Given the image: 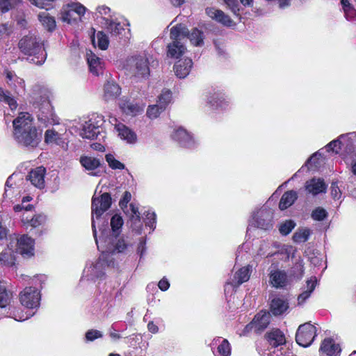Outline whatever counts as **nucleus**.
<instances>
[{"label": "nucleus", "instance_id": "nucleus-1", "mask_svg": "<svg viewBox=\"0 0 356 356\" xmlns=\"http://www.w3.org/2000/svg\"><path fill=\"white\" fill-rule=\"evenodd\" d=\"M13 137L17 143L27 148H35L42 139V131L33 123V118L27 112H21L13 121Z\"/></svg>", "mask_w": 356, "mask_h": 356}, {"label": "nucleus", "instance_id": "nucleus-2", "mask_svg": "<svg viewBox=\"0 0 356 356\" xmlns=\"http://www.w3.org/2000/svg\"><path fill=\"white\" fill-rule=\"evenodd\" d=\"M17 47L23 55L33 56L31 60L36 65H42L47 59L43 41L33 33H29L19 39Z\"/></svg>", "mask_w": 356, "mask_h": 356}, {"label": "nucleus", "instance_id": "nucleus-3", "mask_svg": "<svg viewBox=\"0 0 356 356\" xmlns=\"http://www.w3.org/2000/svg\"><path fill=\"white\" fill-rule=\"evenodd\" d=\"M354 133L341 134L337 138L330 141L323 148L310 156H325L327 154L356 156V141L351 137Z\"/></svg>", "mask_w": 356, "mask_h": 356}, {"label": "nucleus", "instance_id": "nucleus-4", "mask_svg": "<svg viewBox=\"0 0 356 356\" xmlns=\"http://www.w3.org/2000/svg\"><path fill=\"white\" fill-rule=\"evenodd\" d=\"M38 120L44 127L59 124V118L56 116L49 99H44L38 105Z\"/></svg>", "mask_w": 356, "mask_h": 356}, {"label": "nucleus", "instance_id": "nucleus-5", "mask_svg": "<svg viewBox=\"0 0 356 356\" xmlns=\"http://www.w3.org/2000/svg\"><path fill=\"white\" fill-rule=\"evenodd\" d=\"M104 247L107 252H123L132 243L127 236L114 234L106 237L104 241Z\"/></svg>", "mask_w": 356, "mask_h": 356}, {"label": "nucleus", "instance_id": "nucleus-6", "mask_svg": "<svg viewBox=\"0 0 356 356\" xmlns=\"http://www.w3.org/2000/svg\"><path fill=\"white\" fill-rule=\"evenodd\" d=\"M316 327L310 323L300 325L296 332V341L301 346L308 347L316 336Z\"/></svg>", "mask_w": 356, "mask_h": 356}, {"label": "nucleus", "instance_id": "nucleus-7", "mask_svg": "<svg viewBox=\"0 0 356 356\" xmlns=\"http://www.w3.org/2000/svg\"><path fill=\"white\" fill-rule=\"evenodd\" d=\"M102 116L92 115L83 125L81 136L83 138L93 139L103 131Z\"/></svg>", "mask_w": 356, "mask_h": 356}, {"label": "nucleus", "instance_id": "nucleus-8", "mask_svg": "<svg viewBox=\"0 0 356 356\" xmlns=\"http://www.w3.org/2000/svg\"><path fill=\"white\" fill-rule=\"evenodd\" d=\"M111 197L108 193H104L98 197L94 195L91 205L92 216H95L97 219L99 218L111 207Z\"/></svg>", "mask_w": 356, "mask_h": 356}, {"label": "nucleus", "instance_id": "nucleus-9", "mask_svg": "<svg viewBox=\"0 0 356 356\" xmlns=\"http://www.w3.org/2000/svg\"><path fill=\"white\" fill-rule=\"evenodd\" d=\"M252 224L261 229L268 230L273 227V212L270 209L262 207L254 213Z\"/></svg>", "mask_w": 356, "mask_h": 356}, {"label": "nucleus", "instance_id": "nucleus-10", "mask_svg": "<svg viewBox=\"0 0 356 356\" xmlns=\"http://www.w3.org/2000/svg\"><path fill=\"white\" fill-rule=\"evenodd\" d=\"M86 13V8L79 3H72L63 7L61 19L63 22L71 23L80 19Z\"/></svg>", "mask_w": 356, "mask_h": 356}, {"label": "nucleus", "instance_id": "nucleus-11", "mask_svg": "<svg viewBox=\"0 0 356 356\" xmlns=\"http://www.w3.org/2000/svg\"><path fill=\"white\" fill-rule=\"evenodd\" d=\"M19 300L22 305L27 308H35L40 305V292L34 287H26L20 293Z\"/></svg>", "mask_w": 356, "mask_h": 356}, {"label": "nucleus", "instance_id": "nucleus-12", "mask_svg": "<svg viewBox=\"0 0 356 356\" xmlns=\"http://www.w3.org/2000/svg\"><path fill=\"white\" fill-rule=\"evenodd\" d=\"M207 103L213 109H226L229 104V101L223 91L213 88L209 92Z\"/></svg>", "mask_w": 356, "mask_h": 356}, {"label": "nucleus", "instance_id": "nucleus-13", "mask_svg": "<svg viewBox=\"0 0 356 356\" xmlns=\"http://www.w3.org/2000/svg\"><path fill=\"white\" fill-rule=\"evenodd\" d=\"M171 138L179 146L185 148H190L195 143L193 136L182 127L175 129L172 134Z\"/></svg>", "mask_w": 356, "mask_h": 356}, {"label": "nucleus", "instance_id": "nucleus-14", "mask_svg": "<svg viewBox=\"0 0 356 356\" xmlns=\"http://www.w3.org/2000/svg\"><path fill=\"white\" fill-rule=\"evenodd\" d=\"M16 252L24 257L33 255L34 240L28 235L24 234L17 239Z\"/></svg>", "mask_w": 356, "mask_h": 356}, {"label": "nucleus", "instance_id": "nucleus-15", "mask_svg": "<svg viewBox=\"0 0 356 356\" xmlns=\"http://www.w3.org/2000/svg\"><path fill=\"white\" fill-rule=\"evenodd\" d=\"M44 143L47 145H55L64 150L67 149V142L63 138L62 135L54 129H49L44 132Z\"/></svg>", "mask_w": 356, "mask_h": 356}, {"label": "nucleus", "instance_id": "nucleus-16", "mask_svg": "<svg viewBox=\"0 0 356 356\" xmlns=\"http://www.w3.org/2000/svg\"><path fill=\"white\" fill-rule=\"evenodd\" d=\"M193 65V63L191 58H186L178 60L173 67L175 75L179 79L186 77L190 73Z\"/></svg>", "mask_w": 356, "mask_h": 356}, {"label": "nucleus", "instance_id": "nucleus-17", "mask_svg": "<svg viewBox=\"0 0 356 356\" xmlns=\"http://www.w3.org/2000/svg\"><path fill=\"white\" fill-rule=\"evenodd\" d=\"M305 188L307 193L317 195L326 192L327 185L323 179L314 177L305 182Z\"/></svg>", "mask_w": 356, "mask_h": 356}, {"label": "nucleus", "instance_id": "nucleus-18", "mask_svg": "<svg viewBox=\"0 0 356 356\" xmlns=\"http://www.w3.org/2000/svg\"><path fill=\"white\" fill-rule=\"evenodd\" d=\"M251 268L252 267L250 265L240 268L235 273L233 278H231L227 284H231L234 287H237L243 282H247L250 277Z\"/></svg>", "mask_w": 356, "mask_h": 356}, {"label": "nucleus", "instance_id": "nucleus-19", "mask_svg": "<svg viewBox=\"0 0 356 356\" xmlns=\"http://www.w3.org/2000/svg\"><path fill=\"white\" fill-rule=\"evenodd\" d=\"M206 13L211 19H215L216 22L222 24L226 26H232L234 25V23L230 18V17L226 15L223 11L214 8H207L206 9Z\"/></svg>", "mask_w": 356, "mask_h": 356}, {"label": "nucleus", "instance_id": "nucleus-20", "mask_svg": "<svg viewBox=\"0 0 356 356\" xmlns=\"http://www.w3.org/2000/svg\"><path fill=\"white\" fill-rule=\"evenodd\" d=\"M269 282L273 287L277 289L284 288L288 282L287 275L283 270H271L269 274Z\"/></svg>", "mask_w": 356, "mask_h": 356}, {"label": "nucleus", "instance_id": "nucleus-21", "mask_svg": "<svg viewBox=\"0 0 356 356\" xmlns=\"http://www.w3.org/2000/svg\"><path fill=\"white\" fill-rule=\"evenodd\" d=\"M121 94V88L114 81H107L104 86L103 98L108 102L117 99Z\"/></svg>", "mask_w": 356, "mask_h": 356}, {"label": "nucleus", "instance_id": "nucleus-22", "mask_svg": "<svg viewBox=\"0 0 356 356\" xmlns=\"http://www.w3.org/2000/svg\"><path fill=\"white\" fill-rule=\"evenodd\" d=\"M46 170L43 167H38L32 170L28 176L31 184L35 187L41 189L44 187V175Z\"/></svg>", "mask_w": 356, "mask_h": 356}, {"label": "nucleus", "instance_id": "nucleus-23", "mask_svg": "<svg viewBox=\"0 0 356 356\" xmlns=\"http://www.w3.org/2000/svg\"><path fill=\"white\" fill-rule=\"evenodd\" d=\"M186 50V47L181 42L172 41L167 46L166 55L168 58L178 59L184 54Z\"/></svg>", "mask_w": 356, "mask_h": 356}, {"label": "nucleus", "instance_id": "nucleus-24", "mask_svg": "<svg viewBox=\"0 0 356 356\" xmlns=\"http://www.w3.org/2000/svg\"><path fill=\"white\" fill-rule=\"evenodd\" d=\"M267 341L272 348L284 345L286 343L284 334L279 329H275L266 334Z\"/></svg>", "mask_w": 356, "mask_h": 356}, {"label": "nucleus", "instance_id": "nucleus-25", "mask_svg": "<svg viewBox=\"0 0 356 356\" xmlns=\"http://www.w3.org/2000/svg\"><path fill=\"white\" fill-rule=\"evenodd\" d=\"M87 61L90 71L94 75L99 76L103 73V67L100 58L92 51L87 54Z\"/></svg>", "mask_w": 356, "mask_h": 356}, {"label": "nucleus", "instance_id": "nucleus-26", "mask_svg": "<svg viewBox=\"0 0 356 356\" xmlns=\"http://www.w3.org/2000/svg\"><path fill=\"white\" fill-rule=\"evenodd\" d=\"M115 129L122 139L127 140L129 143H134L136 141L137 136L135 132L124 124L119 123L115 124Z\"/></svg>", "mask_w": 356, "mask_h": 356}, {"label": "nucleus", "instance_id": "nucleus-27", "mask_svg": "<svg viewBox=\"0 0 356 356\" xmlns=\"http://www.w3.org/2000/svg\"><path fill=\"white\" fill-rule=\"evenodd\" d=\"M136 76L147 77L149 75V62L147 58L138 56L135 58Z\"/></svg>", "mask_w": 356, "mask_h": 356}, {"label": "nucleus", "instance_id": "nucleus-28", "mask_svg": "<svg viewBox=\"0 0 356 356\" xmlns=\"http://www.w3.org/2000/svg\"><path fill=\"white\" fill-rule=\"evenodd\" d=\"M255 325V330L262 331L267 327L270 321V314L269 312H260L253 318Z\"/></svg>", "mask_w": 356, "mask_h": 356}, {"label": "nucleus", "instance_id": "nucleus-29", "mask_svg": "<svg viewBox=\"0 0 356 356\" xmlns=\"http://www.w3.org/2000/svg\"><path fill=\"white\" fill-rule=\"evenodd\" d=\"M289 308V303L286 300L280 298H273L270 303V312L275 316L282 314Z\"/></svg>", "mask_w": 356, "mask_h": 356}, {"label": "nucleus", "instance_id": "nucleus-30", "mask_svg": "<svg viewBox=\"0 0 356 356\" xmlns=\"http://www.w3.org/2000/svg\"><path fill=\"white\" fill-rule=\"evenodd\" d=\"M108 254L103 253L99 258V260L90 268H92V273L97 277H102L104 275L102 270L109 266L108 260L107 259Z\"/></svg>", "mask_w": 356, "mask_h": 356}, {"label": "nucleus", "instance_id": "nucleus-31", "mask_svg": "<svg viewBox=\"0 0 356 356\" xmlns=\"http://www.w3.org/2000/svg\"><path fill=\"white\" fill-rule=\"evenodd\" d=\"M120 107L123 113L132 116L138 115L143 110L138 104H134L130 100H124Z\"/></svg>", "mask_w": 356, "mask_h": 356}, {"label": "nucleus", "instance_id": "nucleus-32", "mask_svg": "<svg viewBox=\"0 0 356 356\" xmlns=\"http://www.w3.org/2000/svg\"><path fill=\"white\" fill-rule=\"evenodd\" d=\"M188 35V29L181 24H179L171 28L170 38L172 41H179Z\"/></svg>", "mask_w": 356, "mask_h": 356}, {"label": "nucleus", "instance_id": "nucleus-33", "mask_svg": "<svg viewBox=\"0 0 356 356\" xmlns=\"http://www.w3.org/2000/svg\"><path fill=\"white\" fill-rule=\"evenodd\" d=\"M298 198L297 193L294 191H288L285 192L280 201L279 208L284 210L291 207Z\"/></svg>", "mask_w": 356, "mask_h": 356}, {"label": "nucleus", "instance_id": "nucleus-34", "mask_svg": "<svg viewBox=\"0 0 356 356\" xmlns=\"http://www.w3.org/2000/svg\"><path fill=\"white\" fill-rule=\"evenodd\" d=\"M320 350L326 353L327 355H336L340 352L339 345L334 343L332 339L327 338L325 339L321 343Z\"/></svg>", "mask_w": 356, "mask_h": 356}, {"label": "nucleus", "instance_id": "nucleus-35", "mask_svg": "<svg viewBox=\"0 0 356 356\" xmlns=\"http://www.w3.org/2000/svg\"><path fill=\"white\" fill-rule=\"evenodd\" d=\"M12 247L10 244L0 254V262L7 266H13L15 264L16 257Z\"/></svg>", "mask_w": 356, "mask_h": 356}, {"label": "nucleus", "instance_id": "nucleus-36", "mask_svg": "<svg viewBox=\"0 0 356 356\" xmlns=\"http://www.w3.org/2000/svg\"><path fill=\"white\" fill-rule=\"evenodd\" d=\"M38 19L42 23V26L50 32L55 30L56 24L55 18L50 16L47 12H42L38 15Z\"/></svg>", "mask_w": 356, "mask_h": 356}, {"label": "nucleus", "instance_id": "nucleus-37", "mask_svg": "<svg viewBox=\"0 0 356 356\" xmlns=\"http://www.w3.org/2000/svg\"><path fill=\"white\" fill-rule=\"evenodd\" d=\"M0 102H3L8 105L9 108L14 111L17 108V102L9 90H6L0 87Z\"/></svg>", "mask_w": 356, "mask_h": 356}, {"label": "nucleus", "instance_id": "nucleus-38", "mask_svg": "<svg viewBox=\"0 0 356 356\" xmlns=\"http://www.w3.org/2000/svg\"><path fill=\"white\" fill-rule=\"evenodd\" d=\"M317 280L314 277H311L307 281V289L301 293L298 297V304H302L310 296L316 287Z\"/></svg>", "mask_w": 356, "mask_h": 356}, {"label": "nucleus", "instance_id": "nucleus-39", "mask_svg": "<svg viewBox=\"0 0 356 356\" xmlns=\"http://www.w3.org/2000/svg\"><path fill=\"white\" fill-rule=\"evenodd\" d=\"M80 163L86 170H94L101 165L102 161L96 157H80Z\"/></svg>", "mask_w": 356, "mask_h": 356}, {"label": "nucleus", "instance_id": "nucleus-40", "mask_svg": "<svg viewBox=\"0 0 356 356\" xmlns=\"http://www.w3.org/2000/svg\"><path fill=\"white\" fill-rule=\"evenodd\" d=\"M45 219V216L42 214H38L31 217L23 213L22 221L24 224H29L33 227H37L44 223Z\"/></svg>", "mask_w": 356, "mask_h": 356}, {"label": "nucleus", "instance_id": "nucleus-41", "mask_svg": "<svg viewBox=\"0 0 356 356\" xmlns=\"http://www.w3.org/2000/svg\"><path fill=\"white\" fill-rule=\"evenodd\" d=\"M311 234L309 229L304 227L298 229L293 235V240L295 243H304L309 239Z\"/></svg>", "mask_w": 356, "mask_h": 356}, {"label": "nucleus", "instance_id": "nucleus-42", "mask_svg": "<svg viewBox=\"0 0 356 356\" xmlns=\"http://www.w3.org/2000/svg\"><path fill=\"white\" fill-rule=\"evenodd\" d=\"M186 38H188L195 46H200L203 43V32L197 28L193 29L191 33L188 32Z\"/></svg>", "mask_w": 356, "mask_h": 356}, {"label": "nucleus", "instance_id": "nucleus-43", "mask_svg": "<svg viewBox=\"0 0 356 356\" xmlns=\"http://www.w3.org/2000/svg\"><path fill=\"white\" fill-rule=\"evenodd\" d=\"M172 100V92L170 90H164L161 94L158 97L157 103H159L161 108L166 109L168 104Z\"/></svg>", "mask_w": 356, "mask_h": 356}, {"label": "nucleus", "instance_id": "nucleus-44", "mask_svg": "<svg viewBox=\"0 0 356 356\" xmlns=\"http://www.w3.org/2000/svg\"><path fill=\"white\" fill-rule=\"evenodd\" d=\"M12 294L8 291L6 287L0 284V307H6L10 302Z\"/></svg>", "mask_w": 356, "mask_h": 356}, {"label": "nucleus", "instance_id": "nucleus-45", "mask_svg": "<svg viewBox=\"0 0 356 356\" xmlns=\"http://www.w3.org/2000/svg\"><path fill=\"white\" fill-rule=\"evenodd\" d=\"M296 224L292 220H286L279 225V231L283 236L288 235L294 229Z\"/></svg>", "mask_w": 356, "mask_h": 356}, {"label": "nucleus", "instance_id": "nucleus-46", "mask_svg": "<svg viewBox=\"0 0 356 356\" xmlns=\"http://www.w3.org/2000/svg\"><path fill=\"white\" fill-rule=\"evenodd\" d=\"M161 105L157 103L156 104L150 105L147 109V115L150 119H155L158 118L160 114L165 109H161Z\"/></svg>", "mask_w": 356, "mask_h": 356}, {"label": "nucleus", "instance_id": "nucleus-47", "mask_svg": "<svg viewBox=\"0 0 356 356\" xmlns=\"http://www.w3.org/2000/svg\"><path fill=\"white\" fill-rule=\"evenodd\" d=\"M106 24L108 30L113 35H118L122 33V31H124V28L119 22H115L113 20H109V22Z\"/></svg>", "mask_w": 356, "mask_h": 356}, {"label": "nucleus", "instance_id": "nucleus-48", "mask_svg": "<svg viewBox=\"0 0 356 356\" xmlns=\"http://www.w3.org/2000/svg\"><path fill=\"white\" fill-rule=\"evenodd\" d=\"M123 225V220L120 215H114L111 220V226L112 228V234H118L119 229Z\"/></svg>", "mask_w": 356, "mask_h": 356}, {"label": "nucleus", "instance_id": "nucleus-49", "mask_svg": "<svg viewBox=\"0 0 356 356\" xmlns=\"http://www.w3.org/2000/svg\"><path fill=\"white\" fill-rule=\"evenodd\" d=\"M98 47L102 50H106L108 47L109 40L107 35L103 31L97 33Z\"/></svg>", "mask_w": 356, "mask_h": 356}, {"label": "nucleus", "instance_id": "nucleus-50", "mask_svg": "<svg viewBox=\"0 0 356 356\" xmlns=\"http://www.w3.org/2000/svg\"><path fill=\"white\" fill-rule=\"evenodd\" d=\"M218 353L221 356H229L231 354L230 344L227 339H223L218 347Z\"/></svg>", "mask_w": 356, "mask_h": 356}, {"label": "nucleus", "instance_id": "nucleus-51", "mask_svg": "<svg viewBox=\"0 0 356 356\" xmlns=\"http://www.w3.org/2000/svg\"><path fill=\"white\" fill-rule=\"evenodd\" d=\"M4 74L6 79V83L8 86L13 90L16 89V85L13 83L15 79H17L18 77L15 74V73L8 69H6L4 70Z\"/></svg>", "mask_w": 356, "mask_h": 356}, {"label": "nucleus", "instance_id": "nucleus-52", "mask_svg": "<svg viewBox=\"0 0 356 356\" xmlns=\"http://www.w3.org/2000/svg\"><path fill=\"white\" fill-rule=\"evenodd\" d=\"M327 213L324 209L318 207L312 211V218L315 220L321 221L327 217Z\"/></svg>", "mask_w": 356, "mask_h": 356}, {"label": "nucleus", "instance_id": "nucleus-53", "mask_svg": "<svg viewBox=\"0 0 356 356\" xmlns=\"http://www.w3.org/2000/svg\"><path fill=\"white\" fill-rule=\"evenodd\" d=\"M223 1L230 8L234 15L237 17L240 16V8L238 0H223Z\"/></svg>", "mask_w": 356, "mask_h": 356}, {"label": "nucleus", "instance_id": "nucleus-54", "mask_svg": "<svg viewBox=\"0 0 356 356\" xmlns=\"http://www.w3.org/2000/svg\"><path fill=\"white\" fill-rule=\"evenodd\" d=\"M101 337H102V332L97 330H90L86 333V340L87 341H92Z\"/></svg>", "mask_w": 356, "mask_h": 356}, {"label": "nucleus", "instance_id": "nucleus-55", "mask_svg": "<svg viewBox=\"0 0 356 356\" xmlns=\"http://www.w3.org/2000/svg\"><path fill=\"white\" fill-rule=\"evenodd\" d=\"M145 222L147 226H149L152 229L155 228L156 224V214L154 212H147Z\"/></svg>", "mask_w": 356, "mask_h": 356}, {"label": "nucleus", "instance_id": "nucleus-56", "mask_svg": "<svg viewBox=\"0 0 356 356\" xmlns=\"http://www.w3.org/2000/svg\"><path fill=\"white\" fill-rule=\"evenodd\" d=\"M106 159L108 163L109 166L112 169L121 170L124 168V165L119 161L116 160L115 157H106Z\"/></svg>", "mask_w": 356, "mask_h": 356}, {"label": "nucleus", "instance_id": "nucleus-57", "mask_svg": "<svg viewBox=\"0 0 356 356\" xmlns=\"http://www.w3.org/2000/svg\"><path fill=\"white\" fill-rule=\"evenodd\" d=\"M13 8L11 0H0V11L6 13Z\"/></svg>", "mask_w": 356, "mask_h": 356}, {"label": "nucleus", "instance_id": "nucleus-58", "mask_svg": "<svg viewBox=\"0 0 356 356\" xmlns=\"http://www.w3.org/2000/svg\"><path fill=\"white\" fill-rule=\"evenodd\" d=\"M330 189L332 197L334 199H339L341 193L337 182L332 183Z\"/></svg>", "mask_w": 356, "mask_h": 356}, {"label": "nucleus", "instance_id": "nucleus-59", "mask_svg": "<svg viewBox=\"0 0 356 356\" xmlns=\"http://www.w3.org/2000/svg\"><path fill=\"white\" fill-rule=\"evenodd\" d=\"M13 31L7 23L0 24V38L4 35L9 36Z\"/></svg>", "mask_w": 356, "mask_h": 356}, {"label": "nucleus", "instance_id": "nucleus-60", "mask_svg": "<svg viewBox=\"0 0 356 356\" xmlns=\"http://www.w3.org/2000/svg\"><path fill=\"white\" fill-rule=\"evenodd\" d=\"M130 220L131 222V227L134 229L140 227V215H130Z\"/></svg>", "mask_w": 356, "mask_h": 356}, {"label": "nucleus", "instance_id": "nucleus-61", "mask_svg": "<svg viewBox=\"0 0 356 356\" xmlns=\"http://www.w3.org/2000/svg\"><path fill=\"white\" fill-rule=\"evenodd\" d=\"M131 193L128 191H126L124 193V196H123L122 199L120 201V206L121 207L122 209H124V207H127V204L131 200Z\"/></svg>", "mask_w": 356, "mask_h": 356}, {"label": "nucleus", "instance_id": "nucleus-62", "mask_svg": "<svg viewBox=\"0 0 356 356\" xmlns=\"http://www.w3.org/2000/svg\"><path fill=\"white\" fill-rule=\"evenodd\" d=\"M346 18L353 19L356 15V10L350 5L349 7L343 9Z\"/></svg>", "mask_w": 356, "mask_h": 356}, {"label": "nucleus", "instance_id": "nucleus-63", "mask_svg": "<svg viewBox=\"0 0 356 356\" xmlns=\"http://www.w3.org/2000/svg\"><path fill=\"white\" fill-rule=\"evenodd\" d=\"M158 286L161 291H165L168 289V288L170 286V284H169L168 280L163 278L162 280H161L159 281V282L158 284Z\"/></svg>", "mask_w": 356, "mask_h": 356}, {"label": "nucleus", "instance_id": "nucleus-64", "mask_svg": "<svg viewBox=\"0 0 356 356\" xmlns=\"http://www.w3.org/2000/svg\"><path fill=\"white\" fill-rule=\"evenodd\" d=\"M90 147L92 149L99 152H104L106 149L105 147L99 143H93L90 145Z\"/></svg>", "mask_w": 356, "mask_h": 356}]
</instances>
